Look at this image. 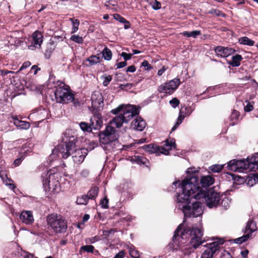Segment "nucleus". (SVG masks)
<instances>
[{
	"label": "nucleus",
	"mask_w": 258,
	"mask_h": 258,
	"mask_svg": "<svg viewBox=\"0 0 258 258\" xmlns=\"http://www.w3.org/2000/svg\"><path fill=\"white\" fill-rule=\"evenodd\" d=\"M198 178L192 175L189 178L182 180L181 188L182 191L177 196V202L182 210L185 217H197L203 213L202 204L194 201L204 198L207 205L211 208L219 205L221 199L220 194L213 189L204 190L201 189L199 185Z\"/></svg>",
	"instance_id": "f257e3e1"
},
{
	"label": "nucleus",
	"mask_w": 258,
	"mask_h": 258,
	"mask_svg": "<svg viewBox=\"0 0 258 258\" xmlns=\"http://www.w3.org/2000/svg\"><path fill=\"white\" fill-rule=\"evenodd\" d=\"M63 140L66 143L65 148L62 146H58L53 152H56L58 151L63 158H67L72 155L73 160L76 163H81L87 154V150L86 149H75L76 140L74 136L71 137L69 139L67 137L66 139L63 138Z\"/></svg>",
	"instance_id": "f03ea898"
},
{
	"label": "nucleus",
	"mask_w": 258,
	"mask_h": 258,
	"mask_svg": "<svg viewBox=\"0 0 258 258\" xmlns=\"http://www.w3.org/2000/svg\"><path fill=\"white\" fill-rule=\"evenodd\" d=\"M188 234L190 237L189 243L190 245L195 248H197L199 245L202 244L205 240L203 238V232L200 228H192L191 230H184L183 232L181 231V226H179L176 230L175 231V236H178L181 235L183 238V236L184 233Z\"/></svg>",
	"instance_id": "7ed1b4c3"
},
{
	"label": "nucleus",
	"mask_w": 258,
	"mask_h": 258,
	"mask_svg": "<svg viewBox=\"0 0 258 258\" xmlns=\"http://www.w3.org/2000/svg\"><path fill=\"white\" fill-rule=\"evenodd\" d=\"M48 224L56 233H64L67 228L66 221L60 215L51 214L47 217Z\"/></svg>",
	"instance_id": "20e7f679"
},
{
	"label": "nucleus",
	"mask_w": 258,
	"mask_h": 258,
	"mask_svg": "<svg viewBox=\"0 0 258 258\" xmlns=\"http://www.w3.org/2000/svg\"><path fill=\"white\" fill-rule=\"evenodd\" d=\"M111 112L114 114L120 113L124 118V120L126 122L139 113L138 109L135 106L133 105L124 106L123 105H119L116 108L112 109Z\"/></svg>",
	"instance_id": "39448f33"
},
{
	"label": "nucleus",
	"mask_w": 258,
	"mask_h": 258,
	"mask_svg": "<svg viewBox=\"0 0 258 258\" xmlns=\"http://www.w3.org/2000/svg\"><path fill=\"white\" fill-rule=\"evenodd\" d=\"M175 146V140L173 139H167L165 141L164 146L156 147L154 148V146L152 144L146 145L144 147L145 150L147 152L153 153L154 152H158L160 153L167 155L169 152Z\"/></svg>",
	"instance_id": "423d86ee"
},
{
	"label": "nucleus",
	"mask_w": 258,
	"mask_h": 258,
	"mask_svg": "<svg viewBox=\"0 0 258 258\" xmlns=\"http://www.w3.org/2000/svg\"><path fill=\"white\" fill-rule=\"evenodd\" d=\"M228 168L232 171L243 172L244 170L251 171L248 159L235 160H231L228 165Z\"/></svg>",
	"instance_id": "0eeeda50"
},
{
	"label": "nucleus",
	"mask_w": 258,
	"mask_h": 258,
	"mask_svg": "<svg viewBox=\"0 0 258 258\" xmlns=\"http://www.w3.org/2000/svg\"><path fill=\"white\" fill-rule=\"evenodd\" d=\"M54 95L56 102L60 103H68L74 100V95L67 89L61 87L56 88Z\"/></svg>",
	"instance_id": "6e6552de"
},
{
	"label": "nucleus",
	"mask_w": 258,
	"mask_h": 258,
	"mask_svg": "<svg viewBox=\"0 0 258 258\" xmlns=\"http://www.w3.org/2000/svg\"><path fill=\"white\" fill-rule=\"evenodd\" d=\"M180 84L179 79L175 78L160 85L158 90L161 93L170 94L177 88Z\"/></svg>",
	"instance_id": "1a4fd4ad"
},
{
	"label": "nucleus",
	"mask_w": 258,
	"mask_h": 258,
	"mask_svg": "<svg viewBox=\"0 0 258 258\" xmlns=\"http://www.w3.org/2000/svg\"><path fill=\"white\" fill-rule=\"evenodd\" d=\"M43 40V36L42 34L38 31H35L29 38V41L31 44L28 45V48L30 50H34L36 48H40Z\"/></svg>",
	"instance_id": "9d476101"
},
{
	"label": "nucleus",
	"mask_w": 258,
	"mask_h": 258,
	"mask_svg": "<svg viewBox=\"0 0 258 258\" xmlns=\"http://www.w3.org/2000/svg\"><path fill=\"white\" fill-rule=\"evenodd\" d=\"M49 174L48 177H46L45 180H43V183L44 186H48L50 190L52 189V191L56 190L59 186V183L58 182V175L54 173L48 172L47 174ZM47 175H46L47 176Z\"/></svg>",
	"instance_id": "9b49d317"
},
{
	"label": "nucleus",
	"mask_w": 258,
	"mask_h": 258,
	"mask_svg": "<svg viewBox=\"0 0 258 258\" xmlns=\"http://www.w3.org/2000/svg\"><path fill=\"white\" fill-rule=\"evenodd\" d=\"M223 241L213 242L207 244V248L202 253L201 258H212L214 253L219 249V244H222Z\"/></svg>",
	"instance_id": "f8f14e48"
},
{
	"label": "nucleus",
	"mask_w": 258,
	"mask_h": 258,
	"mask_svg": "<svg viewBox=\"0 0 258 258\" xmlns=\"http://www.w3.org/2000/svg\"><path fill=\"white\" fill-rule=\"evenodd\" d=\"M92 106L94 109L100 110L104 105L103 96L99 91H95L91 96Z\"/></svg>",
	"instance_id": "ddd939ff"
},
{
	"label": "nucleus",
	"mask_w": 258,
	"mask_h": 258,
	"mask_svg": "<svg viewBox=\"0 0 258 258\" xmlns=\"http://www.w3.org/2000/svg\"><path fill=\"white\" fill-rule=\"evenodd\" d=\"M214 51L217 55L226 57L232 54L235 52V50L229 47L218 46L214 48Z\"/></svg>",
	"instance_id": "4468645a"
},
{
	"label": "nucleus",
	"mask_w": 258,
	"mask_h": 258,
	"mask_svg": "<svg viewBox=\"0 0 258 258\" xmlns=\"http://www.w3.org/2000/svg\"><path fill=\"white\" fill-rule=\"evenodd\" d=\"M20 220L26 224H31L34 222L32 213L29 211H23L20 215Z\"/></svg>",
	"instance_id": "2eb2a0df"
},
{
	"label": "nucleus",
	"mask_w": 258,
	"mask_h": 258,
	"mask_svg": "<svg viewBox=\"0 0 258 258\" xmlns=\"http://www.w3.org/2000/svg\"><path fill=\"white\" fill-rule=\"evenodd\" d=\"M132 127L137 131H142L146 126L145 121L140 117H137L132 122Z\"/></svg>",
	"instance_id": "dca6fc26"
},
{
	"label": "nucleus",
	"mask_w": 258,
	"mask_h": 258,
	"mask_svg": "<svg viewBox=\"0 0 258 258\" xmlns=\"http://www.w3.org/2000/svg\"><path fill=\"white\" fill-rule=\"evenodd\" d=\"M12 118L13 121L11 120V122H13V123L19 129L27 130L30 126V123L28 122L19 120L17 116H12Z\"/></svg>",
	"instance_id": "f3484780"
},
{
	"label": "nucleus",
	"mask_w": 258,
	"mask_h": 258,
	"mask_svg": "<svg viewBox=\"0 0 258 258\" xmlns=\"http://www.w3.org/2000/svg\"><path fill=\"white\" fill-rule=\"evenodd\" d=\"M116 139L115 135H108L103 132L99 134V141L102 144H108L114 141Z\"/></svg>",
	"instance_id": "a211bd4d"
},
{
	"label": "nucleus",
	"mask_w": 258,
	"mask_h": 258,
	"mask_svg": "<svg viewBox=\"0 0 258 258\" xmlns=\"http://www.w3.org/2000/svg\"><path fill=\"white\" fill-rule=\"evenodd\" d=\"M124 122H126L124 120V118L121 115V113H119V115L115 117L112 120L110 121V123L112 125H114L116 127H120Z\"/></svg>",
	"instance_id": "6ab92c4d"
},
{
	"label": "nucleus",
	"mask_w": 258,
	"mask_h": 258,
	"mask_svg": "<svg viewBox=\"0 0 258 258\" xmlns=\"http://www.w3.org/2000/svg\"><path fill=\"white\" fill-rule=\"evenodd\" d=\"M200 181L203 187H207L214 182V179L210 175L204 176L201 177Z\"/></svg>",
	"instance_id": "aec40b11"
},
{
	"label": "nucleus",
	"mask_w": 258,
	"mask_h": 258,
	"mask_svg": "<svg viewBox=\"0 0 258 258\" xmlns=\"http://www.w3.org/2000/svg\"><path fill=\"white\" fill-rule=\"evenodd\" d=\"M242 59V57L240 54H236L232 57L231 61H228V64L232 67H238L240 64V61Z\"/></svg>",
	"instance_id": "412c9836"
},
{
	"label": "nucleus",
	"mask_w": 258,
	"mask_h": 258,
	"mask_svg": "<svg viewBox=\"0 0 258 258\" xmlns=\"http://www.w3.org/2000/svg\"><path fill=\"white\" fill-rule=\"evenodd\" d=\"M256 226L255 223L252 220L248 221L245 227V233L250 234L252 232L256 230Z\"/></svg>",
	"instance_id": "4be33fe9"
},
{
	"label": "nucleus",
	"mask_w": 258,
	"mask_h": 258,
	"mask_svg": "<svg viewBox=\"0 0 258 258\" xmlns=\"http://www.w3.org/2000/svg\"><path fill=\"white\" fill-rule=\"evenodd\" d=\"M251 170L258 169V153L250 158H248Z\"/></svg>",
	"instance_id": "5701e85b"
},
{
	"label": "nucleus",
	"mask_w": 258,
	"mask_h": 258,
	"mask_svg": "<svg viewBox=\"0 0 258 258\" xmlns=\"http://www.w3.org/2000/svg\"><path fill=\"white\" fill-rule=\"evenodd\" d=\"M0 177L6 185H9L12 189L15 188V186L13 184L10 183L11 179L7 177V175L5 171L0 170Z\"/></svg>",
	"instance_id": "b1692460"
},
{
	"label": "nucleus",
	"mask_w": 258,
	"mask_h": 258,
	"mask_svg": "<svg viewBox=\"0 0 258 258\" xmlns=\"http://www.w3.org/2000/svg\"><path fill=\"white\" fill-rule=\"evenodd\" d=\"M102 59L99 54L96 55H91L87 59V61H89L90 66H93L100 62Z\"/></svg>",
	"instance_id": "393cba45"
},
{
	"label": "nucleus",
	"mask_w": 258,
	"mask_h": 258,
	"mask_svg": "<svg viewBox=\"0 0 258 258\" xmlns=\"http://www.w3.org/2000/svg\"><path fill=\"white\" fill-rule=\"evenodd\" d=\"M258 182V176L255 174H252L248 176L246 179V183L248 185L251 186Z\"/></svg>",
	"instance_id": "a878e982"
},
{
	"label": "nucleus",
	"mask_w": 258,
	"mask_h": 258,
	"mask_svg": "<svg viewBox=\"0 0 258 258\" xmlns=\"http://www.w3.org/2000/svg\"><path fill=\"white\" fill-rule=\"evenodd\" d=\"M201 32L199 30H195L190 32L184 31L181 33V34L187 37H192L193 38H197L198 36L201 35Z\"/></svg>",
	"instance_id": "bb28decb"
},
{
	"label": "nucleus",
	"mask_w": 258,
	"mask_h": 258,
	"mask_svg": "<svg viewBox=\"0 0 258 258\" xmlns=\"http://www.w3.org/2000/svg\"><path fill=\"white\" fill-rule=\"evenodd\" d=\"M98 192V188L97 187H93L88 191L86 196L89 199H94L97 196Z\"/></svg>",
	"instance_id": "cd10ccee"
},
{
	"label": "nucleus",
	"mask_w": 258,
	"mask_h": 258,
	"mask_svg": "<svg viewBox=\"0 0 258 258\" xmlns=\"http://www.w3.org/2000/svg\"><path fill=\"white\" fill-rule=\"evenodd\" d=\"M239 42L240 44L252 46L254 45V41L250 40L247 37H243L239 39Z\"/></svg>",
	"instance_id": "c85d7f7f"
},
{
	"label": "nucleus",
	"mask_w": 258,
	"mask_h": 258,
	"mask_svg": "<svg viewBox=\"0 0 258 258\" xmlns=\"http://www.w3.org/2000/svg\"><path fill=\"white\" fill-rule=\"evenodd\" d=\"M115 127L114 125L111 124L109 122L105 130L102 132L108 135H114L115 132Z\"/></svg>",
	"instance_id": "c756f323"
},
{
	"label": "nucleus",
	"mask_w": 258,
	"mask_h": 258,
	"mask_svg": "<svg viewBox=\"0 0 258 258\" xmlns=\"http://www.w3.org/2000/svg\"><path fill=\"white\" fill-rule=\"evenodd\" d=\"M129 253L133 258H139L140 256L139 252L136 249L134 246H128Z\"/></svg>",
	"instance_id": "7c9ffc66"
},
{
	"label": "nucleus",
	"mask_w": 258,
	"mask_h": 258,
	"mask_svg": "<svg viewBox=\"0 0 258 258\" xmlns=\"http://www.w3.org/2000/svg\"><path fill=\"white\" fill-rule=\"evenodd\" d=\"M102 53L103 54V56L105 60H109L111 59L112 52L111 50L107 47H105L104 48Z\"/></svg>",
	"instance_id": "2f4dec72"
},
{
	"label": "nucleus",
	"mask_w": 258,
	"mask_h": 258,
	"mask_svg": "<svg viewBox=\"0 0 258 258\" xmlns=\"http://www.w3.org/2000/svg\"><path fill=\"white\" fill-rule=\"evenodd\" d=\"M239 116V113L237 110L234 109L230 115V119L231 120V124L234 125L236 123V121L238 119Z\"/></svg>",
	"instance_id": "473e14b6"
},
{
	"label": "nucleus",
	"mask_w": 258,
	"mask_h": 258,
	"mask_svg": "<svg viewBox=\"0 0 258 258\" xmlns=\"http://www.w3.org/2000/svg\"><path fill=\"white\" fill-rule=\"evenodd\" d=\"M70 20L71 21L73 25L71 33H74L78 30L80 22L78 20L74 18H70Z\"/></svg>",
	"instance_id": "72a5a7b5"
},
{
	"label": "nucleus",
	"mask_w": 258,
	"mask_h": 258,
	"mask_svg": "<svg viewBox=\"0 0 258 258\" xmlns=\"http://www.w3.org/2000/svg\"><path fill=\"white\" fill-rule=\"evenodd\" d=\"M80 126L81 130L84 132H91L92 130V126L85 122H81L80 123Z\"/></svg>",
	"instance_id": "f704fd0d"
},
{
	"label": "nucleus",
	"mask_w": 258,
	"mask_h": 258,
	"mask_svg": "<svg viewBox=\"0 0 258 258\" xmlns=\"http://www.w3.org/2000/svg\"><path fill=\"white\" fill-rule=\"evenodd\" d=\"M89 199L86 195H83L78 197L76 203L78 205H86L88 203Z\"/></svg>",
	"instance_id": "c9c22d12"
},
{
	"label": "nucleus",
	"mask_w": 258,
	"mask_h": 258,
	"mask_svg": "<svg viewBox=\"0 0 258 258\" xmlns=\"http://www.w3.org/2000/svg\"><path fill=\"white\" fill-rule=\"evenodd\" d=\"M251 236V234L246 233L245 235H243V236H241L240 237H239L238 238L234 239V242L236 243L241 244L242 242L246 241Z\"/></svg>",
	"instance_id": "e433bc0d"
},
{
	"label": "nucleus",
	"mask_w": 258,
	"mask_h": 258,
	"mask_svg": "<svg viewBox=\"0 0 258 258\" xmlns=\"http://www.w3.org/2000/svg\"><path fill=\"white\" fill-rule=\"evenodd\" d=\"M94 249V247L93 246L91 245H86L81 247L80 252L81 253L83 250L88 252H93Z\"/></svg>",
	"instance_id": "4c0bfd02"
},
{
	"label": "nucleus",
	"mask_w": 258,
	"mask_h": 258,
	"mask_svg": "<svg viewBox=\"0 0 258 258\" xmlns=\"http://www.w3.org/2000/svg\"><path fill=\"white\" fill-rule=\"evenodd\" d=\"M70 39L72 41H73L76 43H80V44L82 43L84 41L83 37L79 36V35H72Z\"/></svg>",
	"instance_id": "58836bf2"
},
{
	"label": "nucleus",
	"mask_w": 258,
	"mask_h": 258,
	"mask_svg": "<svg viewBox=\"0 0 258 258\" xmlns=\"http://www.w3.org/2000/svg\"><path fill=\"white\" fill-rule=\"evenodd\" d=\"M223 165H213L209 167L210 170L213 172H219L223 169Z\"/></svg>",
	"instance_id": "ea45409f"
},
{
	"label": "nucleus",
	"mask_w": 258,
	"mask_h": 258,
	"mask_svg": "<svg viewBox=\"0 0 258 258\" xmlns=\"http://www.w3.org/2000/svg\"><path fill=\"white\" fill-rule=\"evenodd\" d=\"M113 18L116 20L124 24H128L129 22L127 21L126 19H125L124 18L121 17L120 15H119L118 14H115L113 15Z\"/></svg>",
	"instance_id": "a19ab883"
},
{
	"label": "nucleus",
	"mask_w": 258,
	"mask_h": 258,
	"mask_svg": "<svg viewBox=\"0 0 258 258\" xmlns=\"http://www.w3.org/2000/svg\"><path fill=\"white\" fill-rule=\"evenodd\" d=\"M246 105L244 107V110L246 112H249L253 109V102L245 101Z\"/></svg>",
	"instance_id": "79ce46f5"
},
{
	"label": "nucleus",
	"mask_w": 258,
	"mask_h": 258,
	"mask_svg": "<svg viewBox=\"0 0 258 258\" xmlns=\"http://www.w3.org/2000/svg\"><path fill=\"white\" fill-rule=\"evenodd\" d=\"M184 118V115H182L181 114H179L175 124L172 128V131H174L176 130V128L177 127V126L182 122V120Z\"/></svg>",
	"instance_id": "37998d69"
},
{
	"label": "nucleus",
	"mask_w": 258,
	"mask_h": 258,
	"mask_svg": "<svg viewBox=\"0 0 258 258\" xmlns=\"http://www.w3.org/2000/svg\"><path fill=\"white\" fill-rule=\"evenodd\" d=\"M230 205V201L229 200L226 198H224L221 202V205L225 208V209H227L229 207Z\"/></svg>",
	"instance_id": "c03bdc74"
},
{
	"label": "nucleus",
	"mask_w": 258,
	"mask_h": 258,
	"mask_svg": "<svg viewBox=\"0 0 258 258\" xmlns=\"http://www.w3.org/2000/svg\"><path fill=\"white\" fill-rule=\"evenodd\" d=\"M104 79L103 84L104 86H107L112 79V77L110 75L103 77Z\"/></svg>",
	"instance_id": "a18cd8bd"
},
{
	"label": "nucleus",
	"mask_w": 258,
	"mask_h": 258,
	"mask_svg": "<svg viewBox=\"0 0 258 258\" xmlns=\"http://www.w3.org/2000/svg\"><path fill=\"white\" fill-rule=\"evenodd\" d=\"M152 7L153 9H154V10H158L161 8V5L159 2H158L156 0H154L152 2Z\"/></svg>",
	"instance_id": "49530a36"
},
{
	"label": "nucleus",
	"mask_w": 258,
	"mask_h": 258,
	"mask_svg": "<svg viewBox=\"0 0 258 258\" xmlns=\"http://www.w3.org/2000/svg\"><path fill=\"white\" fill-rule=\"evenodd\" d=\"M169 103L173 108H175L179 104V101L176 98H174L169 101Z\"/></svg>",
	"instance_id": "de8ad7c7"
},
{
	"label": "nucleus",
	"mask_w": 258,
	"mask_h": 258,
	"mask_svg": "<svg viewBox=\"0 0 258 258\" xmlns=\"http://www.w3.org/2000/svg\"><path fill=\"white\" fill-rule=\"evenodd\" d=\"M108 200L107 199V198H104L103 199L101 200L100 202V205H101V207L103 208H108Z\"/></svg>",
	"instance_id": "09e8293b"
},
{
	"label": "nucleus",
	"mask_w": 258,
	"mask_h": 258,
	"mask_svg": "<svg viewBox=\"0 0 258 258\" xmlns=\"http://www.w3.org/2000/svg\"><path fill=\"white\" fill-rule=\"evenodd\" d=\"M120 55L123 57L124 59L126 61V60H130L133 55L131 53H126L125 52H122Z\"/></svg>",
	"instance_id": "8fccbe9b"
},
{
	"label": "nucleus",
	"mask_w": 258,
	"mask_h": 258,
	"mask_svg": "<svg viewBox=\"0 0 258 258\" xmlns=\"http://www.w3.org/2000/svg\"><path fill=\"white\" fill-rule=\"evenodd\" d=\"M136 160L138 163H141L143 164L146 163L147 159L141 156H138L136 157Z\"/></svg>",
	"instance_id": "3c124183"
},
{
	"label": "nucleus",
	"mask_w": 258,
	"mask_h": 258,
	"mask_svg": "<svg viewBox=\"0 0 258 258\" xmlns=\"http://www.w3.org/2000/svg\"><path fill=\"white\" fill-rule=\"evenodd\" d=\"M142 66L145 68L147 70H151L152 68L150 64L147 60H144L142 62Z\"/></svg>",
	"instance_id": "603ef678"
},
{
	"label": "nucleus",
	"mask_w": 258,
	"mask_h": 258,
	"mask_svg": "<svg viewBox=\"0 0 258 258\" xmlns=\"http://www.w3.org/2000/svg\"><path fill=\"white\" fill-rule=\"evenodd\" d=\"M31 65V63L29 61H26L25 62L23 65L21 67V68H20L18 72H20L22 70L29 67V66H30Z\"/></svg>",
	"instance_id": "864d4df0"
},
{
	"label": "nucleus",
	"mask_w": 258,
	"mask_h": 258,
	"mask_svg": "<svg viewBox=\"0 0 258 258\" xmlns=\"http://www.w3.org/2000/svg\"><path fill=\"white\" fill-rule=\"evenodd\" d=\"M125 255L124 251L121 250L117 253L113 258H123Z\"/></svg>",
	"instance_id": "5fc2aeb1"
},
{
	"label": "nucleus",
	"mask_w": 258,
	"mask_h": 258,
	"mask_svg": "<svg viewBox=\"0 0 258 258\" xmlns=\"http://www.w3.org/2000/svg\"><path fill=\"white\" fill-rule=\"evenodd\" d=\"M168 67H165V66H163L161 69L159 70L158 71V73H157V74L159 76H161L164 73V72L168 69Z\"/></svg>",
	"instance_id": "6e6d98bb"
},
{
	"label": "nucleus",
	"mask_w": 258,
	"mask_h": 258,
	"mask_svg": "<svg viewBox=\"0 0 258 258\" xmlns=\"http://www.w3.org/2000/svg\"><path fill=\"white\" fill-rule=\"evenodd\" d=\"M126 65L127 63L125 61L119 62L117 64V69L122 68Z\"/></svg>",
	"instance_id": "4d7b16f0"
},
{
	"label": "nucleus",
	"mask_w": 258,
	"mask_h": 258,
	"mask_svg": "<svg viewBox=\"0 0 258 258\" xmlns=\"http://www.w3.org/2000/svg\"><path fill=\"white\" fill-rule=\"evenodd\" d=\"M136 71V67L134 66H129L126 70V72L133 73Z\"/></svg>",
	"instance_id": "13d9d810"
},
{
	"label": "nucleus",
	"mask_w": 258,
	"mask_h": 258,
	"mask_svg": "<svg viewBox=\"0 0 258 258\" xmlns=\"http://www.w3.org/2000/svg\"><path fill=\"white\" fill-rule=\"evenodd\" d=\"M89 174V171L88 169H84L82 171L81 174L83 177H87Z\"/></svg>",
	"instance_id": "bf43d9fd"
},
{
	"label": "nucleus",
	"mask_w": 258,
	"mask_h": 258,
	"mask_svg": "<svg viewBox=\"0 0 258 258\" xmlns=\"http://www.w3.org/2000/svg\"><path fill=\"white\" fill-rule=\"evenodd\" d=\"M22 161V158H19V159H16L15 161H14V164L16 165V166H18L20 162H21Z\"/></svg>",
	"instance_id": "052dcab7"
},
{
	"label": "nucleus",
	"mask_w": 258,
	"mask_h": 258,
	"mask_svg": "<svg viewBox=\"0 0 258 258\" xmlns=\"http://www.w3.org/2000/svg\"><path fill=\"white\" fill-rule=\"evenodd\" d=\"M89 218H90V216L88 214L84 215V216H83V222H86L87 221H88L89 220Z\"/></svg>",
	"instance_id": "680f3d73"
},
{
	"label": "nucleus",
	"mask_w": 258,
	"mask_h": 258,
	"mask_svg": "<svg viewBox=\"0 0 258 258\" xmlns=\"http://www.w3.org/2000/svg\"><path fill=\"white\" fill-rule=\"evenodd\" d=\"M31 69L32 70H35L34 71V74H37V72L38 70H40L39 68H38L36 66L34 65V66H33L31 68Z\"/></svg>",
	"instance_id": "e2e57ef3"
},
{
	"label": "nucleus",
	"mask_w": 258,
	"mask_h": 258,
	"mask_svg": "<svg viewBox=\"0 0 258 258\" xmlns=\"http://www.w3.org/2000/svg\"><path fill=\"white\" fill-rule=\"evenodd\" d=\"M241 253L243 257H246L248 254V250L242 251Z\"/></svg>",
	"instance_id": "0e129e2a"
},
{
	"label": "nucleus",
	"mask_w": 258,
	"mask_h": 258,
	"mask_svg": "<svg viewBox=\"0 0 258 258\" xmlns=\"http://www.w3.org/2000/svg\"><path fill=\"white\" fill-rule=\"evenodd\" d=\"M30 256L33 257V255L26 252L24 255V258H30Z\"/></svg>",
	"instance_id": "69168bd1"
},
{
	"label": "nucleus",
	"mask_w": 258,
	"mask_h": 258,
	"mask_svg": "<svg viewBox=\"0 0 258 258\" xmlns=\"http://www.w3.org/2000/svg\"><path fill=\"white\" fill-rule=\"evenodd\" d=\"M126 86H132V85L130 84H126V85H120V88L121 89H124Z\"/></svg>",
	"instance_id": "338daca9"
},
{
	"label": "nucleus",
	"mask_w": 258,
	"mask_h": 258,
	"mask_svg": "<svg viewBox=\"0 0 258 258\" xmlns=\"http://www.w3.org/2000/svg\"><path fill=\"white\" fill-rule=\"evenodd\" d=\"M93 239H94V240H91V243H94L95 241H98L99 239V238L98 237H94Z\"/></svg>",
	"instance_id": "774afa93"
}]
</instances>
